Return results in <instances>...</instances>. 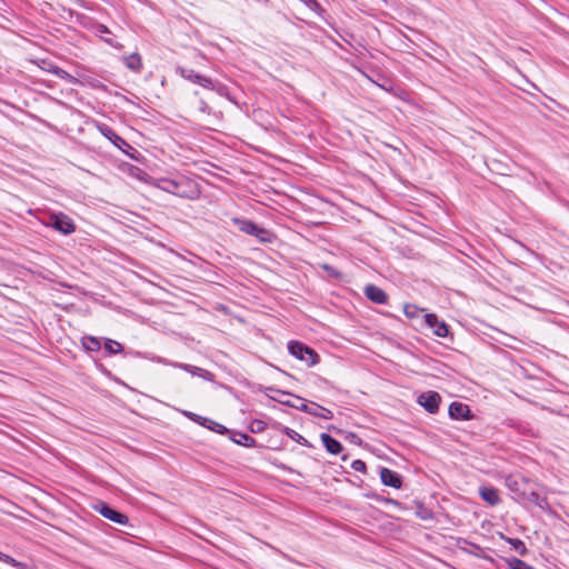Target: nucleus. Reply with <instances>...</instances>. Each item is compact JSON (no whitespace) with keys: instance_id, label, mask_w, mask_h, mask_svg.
<instances>
[{"instance_id":"f257e3e1","label":"nucleus","mask_w":569,"mask_h":569,"mask_svg":"<svg viewBox=\"0 0 569 569\" xmlns=\"http://www.w3.org/2000/svg\"><path fill=\"white\" fill-rule=\"evenodd\" d=\"M156 187L164 192L183 199L196 200L201 194V189L198 182L182 174H177L170 178H159L156 181Z\"/></svg>"},{"instance_id":"f03ea898","label":"nucleus","mask_w":569,"mask_h":569,"mask_svg":"<svg viewBox=\"0 0 569 569\" xmlns=\"http://www.w3.org/2000/svg\"><path fill=\"white\" fill-rule=\"evenodd\" d=\"M97 129L99 132L107 138L114 147L121 150L130 159L140 161L142 159L141 153L133 148L127 140L120 137L116 131L106 123H98Z\"/></svg>"},{"instance_id":"7ed1b4c3","label":"nucleus","mask_w":569,"mask_h":569,"mask_svg":"<svg viewBox=\"0 0 569 569\" xmlns=\"http://www.w3.org/2000/svg\"><path fill=\"white\" fill-rule=\"evenodd\" d=\"M282 405L298 409L302 412L309 413L315 417L322 418L325 420H331L333 412L316 402H308L301 397L295 396L293 400H279Z\"/></svg>"},{"instance_id":"20e7f679","label":"nucleus","mask_w":569,"mask_h":569,"mask_svg":"<svg viewBox=\"0 0 569 569\" xmlns=\"http://www.w3.org/2000/svg\"><path fill=\"white\" fill-rule=\"evenodd\" d=\"M505 485L510 492V497L521 505H523L525 492L529 487H538L536 481L519 473L507 476L505 478Z\"/></svg>"},{"instance_id":"39448f33","label":"nucleus","mask_w":569,"mask_h":569,"mask_svg":"<svg viewBox=\"0 0 569 569\" xmlns=\"http://www.w3.org/2000/svg\"><path fill=\"white\" fill-rule=\"evenodd\" d=\"M288 350L295 358L306 361L308 366H313L318 362V353L307 345L299 341H289Z\"/></svg>"},{"instance_id":"423d86ee","label":"nucleus","mask_w":569,"mask_h":569,"mask_svg":"<svg viewBox=\"0 0 569 569\" xmlns=\"http://www.w3.org/2000/svg\"><path fill=\"white\" fill-rule=\"evenodd\" d=\"M49 226L64 236L71 234L76 231L73 220L62 212L51 214Z\"/></svg>"},{"instance_id":"0eeeda50","label":"nucleus","mask_w":569,"mask_h":569,"mask_svg":"<svg viewBox=\"0 0 569 569\" xmlns=\"http://www.w3.org/2000/svg\"><path fill=\"white\" fill-rule=\"evenodd\" d=\"M94 510L99 512L103 518L118 525L126 526L129 523V518L127 515L113 509L107 502L99 501L94 506Z\"/></svg>"},{"instance_id":"6e6552de","label":"nucleus","mask_w":569,"mask_h":569,"mask_svg":"<svg viewBox=\"0 0 569 569\" xmlns=\"http://www.w3.org/2000/svg\"><path fill=\"white\" fill-rule=\"evenodd\" d=\"M441 397L436 391H426L418 397V403L429 413H437Z\"/></svg>"},{"instance_id":"1a4fd4ad","label":"nucleus","mask_w":569,"mask_h":569,"mask_svg":"<svg viewBox=\"0 0 569 569\" xmlns=\"http://www.w3.org/2000/svg\"><path fill=\"white\" fill-rule=\"evenodd\" d=\"M180 74L182 78L193 83H197L206 89H214V81L211 78L196 72L193 69L182 68L180 69Z\"/></svg>"},{"instance_id":"9d476101","label":"nucleus","mask_w":569,"mask_h":569,"mask_svg":"<svg viewBox=\"0 0 569 569\" xmlns=\"http://www.w3.org/2000/svg\"><path fill=\"white\" fill-rule=\"evenodd\" d=\"M426 325L432 329L433 333L440 338H446L449 333V327L440 320L435 313H427L425 316Z\"/></svg>"},{"instance_id":"9b49d317","label":"nucleus","mask_w":569,"mask_h":569,"mask_svg":"<svg viewBox=\"0 0 569 569\" xmlns=\"http://www.w3.org/2000/svg\"><path fill=\"white\" fill-rule=\"evenodd\" d=\"M479 496L489 506H497L501 502L500 492L497 488L490 485H482L478 489Z\"/></svg>"},{"instance_id":"f8f14e48","label":"nucleus","mask_w":569,"mask_h":569,"mask_svg":"<svg viewBox=\"0 0 569 569\" xmlns=\"http://www.w3.org/2000/svg\"><path fill=\"white\" fill-rule=\"evenodd\" d=\"M363 293L368 300L377 305H385L388 302V295L380 287L375 284H367Z\"/></svg>"},{"instance_id":"ddd939ff","label":"nucleus","mask_w":569,"mask_h":569,"mask_svg":"<svg viewBox=\"0 0 569 569\" xmlns=\"http://www.w3.org/2000/svg\"><path fill=\"white\" fill-rule=\"evenodd\" d=\"M527 502L535 503L542 510L549 509V502L546 496H541L537 487H529V489L525 492L523 505Z\"/></svg>"},{"instance_id":"4468645a","label":"nucleus","mask_w":569,"mask_h":569,"mask_svg":"<svg viewBox=\"0 0 569 569\" xmlns=\"http://www.w3.org/2000/svg\"><path fill=\"white\" fill-rule=\"evenodd\" d=\"M380 479L385 486L399 489L402 486V477L397 471H393L389 468H381L380 470Z\"/></svg>"},{"instance_id":"2eb2a0df","label":"nucleus","mask_w":569,"mask_h":569,"mask_svg":"<svg viewBox=\"0 0 569 569\" xmlns=\"http://www.w3.org/2000/svg\"><path fill=\"white\" fill-rule=\"evenodd\" d=\"M449 417L456 420H469L472 413L468 405L455 401L449 406Z\"/></svg>"},{"instance_id":"dca6fc26","label":"nucleus","mask_w":569,"mask_h":569,"mask_svg":"<svg viewBox=\"0 0 569 569\" xmlns=\"http://www.w3.org/2000/svg\"><path fill=\"white\" fill-rule=\"evenodd\" d=\"M173 368H179L192 376L201 377L204 380L210 381L213 378V375L210 371L202 369L200 367H197V366L189 365V363L180 362V363L173 365Z\"/></svg>"},{"instance_id":"f3484780","label":"nucleus","mask_w":569,"mask_h":569,"mask_svg":"<svg viewBox=\"0 0 569 569\" xmlns=\"http://www.w3.org/2000/svg\"><path fill=\"white\" fill-rule=\"evenodd\" d=\"M230 440L246 448H253L257 445L254 438L241 431L230 430Z\"/></svg>"},{"instance_id":"a211bd4d","label":"nucleus","mask_w":569,"mask_h":569,"mask_svg":"<svg viewBox=\"0 0 569 569\" xmlns=\"http://www.w3.org/2000/svg\"><path fill=\"white\" fill-rule=\"evenodd\" d=\"M320 439L326 450L331 455H339L343 449L341 442L328 433H321Z\"/></svg>"},{"instance_id":"6ab92c4d","label":"nucleus","mask_w":569,"mask_h":569,"mask_svg":"<svg viewBox=\"0 0 569 569\" xmlns=\"http://www.w3.org/2000/svg\"><path fill=\"white\" fill-rule=\"evenodd\" d=\"M124 66L133 71V72H140L142 70V59L141 56L137 52H133L129 56H124L123 58Z\"/></svg>"},{"instance_id":"aec40b11","label":"nucleus","mask_w":569,"mask_h":569,"mask_svg":"<svg viewBox=\"0 0 569 569\" xmlns=\"http://www.w3.org/2000/svg\"><path fill=\"white\" fill-rule=\"evenodd\" d=\"M281 431L287 437H289L291 440L296 441L297 443H299V445H301L303 447H307V448H311L312 447V445L309 442V440L306 439L303 436H301L296 430L284 426V427H282Z\"/></svg>"},{"instance_id":"412c9836","label":"nucleus","mask_w":569,"mask_h":569,"mask_svg":"<svg viewBox=\"0 0 569 569\" xmlns=\"http://www.w3.org/2000/svg\"><path fill=\"white\" fill-rule=\"evenodd\" d=\"M256 238L261 243H273L277 239V236L271 230L263 227H259Z\"/></svg>"},{"instance_id":"4be33fe9","label":"nucleus","mask_w":569,"mask_h":569,"mask_svg":"<svg viewBox=\"0 0 569 569\" xmlns=\"http://www.w3.org/2000/svg\"><path fill=\"white\" fill-rule=\"evenodd\" d=\"M43 63V66L41 67L42 69H46L48 70L49 72L58 76L60 79H71L72 77L70 76L69 72H67L66 70L59 68L58 66H54L50 62H47L44 60L41 61Z\"/></svg>"},{"instance_id":"5701e85b","label":"nucleus","mask_w":569,"mask_h":569,"mask_svg":"<svg viewBox=\"0 0 569 569\" xmlns=\"http://www.w3.org/2000/svg\"><path fill=\"white\" fill-rule=\"evenodd\" d=\"M82 347L88 351H98L101 348L100 341L93 336H86L81 340Z\"/></svg>"},{"instance_id":"b1692460","label":"nucleus","mask_w":569,"mask_h":569,"mask_svg":"<svg viewBox=\"0 0 569 569\" xmlns=\"http://www.w3.org/2000/svg\"><path fill=\"white\" fill-rule=\"evenodd\" d=\"M233 226H236L241 232L248 234L250 232V227L253 221L244 218L233 217L231 219Z\"/></svg>"},{"instance_id":"393cba45","label":"nucleus","mask_w":569,"mask_h":569,"mask_svg":"<svg viewBox=\"0 0 569 569\" xmlns=\"http://www.w3.org/2000/svg\"><path fill=\"white\" fill-rule=\"evenodd\" d=\"M203 427L219 435H226L230 432V430L227 427L209 418H207V422L204 423Z\"/></svg>"},{"instance_id":"a878e982","label":"nucleus","mask_w":569,"mask_h":569,"mask_svg":"<svg viewBox=\"0 0 569 569\" xmlns=\"http://www.w3.org/2000/svg\"><path fill=\"white\" fill-rule=\"evenodd\" d=\"M506 541L517 551L520 556H525L528 549L525 542L518 538H506Z\"/></svg>"},{"instance_id":"bb28decb","label":"nucleus","mask_w":569,"mask_h":569,"mask_svg":"<svg viewBox=\"0 0 569 569\" xmlns=\"http://www.w3.org/2000/svg\"><path fill=\"white\" fill-rule=\"evenodd\" d=\"M104 350L109 355H117V353L122 352L123 347H122V345L120 342H118L116 340L106 339V341H104Z\"/></svg>"},{"instance_id":"cd10ccee","label":"nucleus","mask_w":569,"mask_h":569,"mask_svg":"<svg viewBox=\"0 0 569 569\" xmlns=\"http://www.w3.org/2000/svg\"><path fill=\"white\" fill-rule=\"evenodd\" d=\"M506 561L509 569H535L532 566L516 557L508 558Z\"/></svg>"},{"instance_id":"c85d7f7f","label":"nucleus","mask_w":569,"mask_h":569,"mask_svg":"<svg viewBox=\"0 0 569 569\" xmlns=\"http://www.w3.org/2000/svg\"><path fill=\"white\" fill-rule=\"evenodd\" d=\"M1 560H2V563L9 565L11 567V569H28L27 562L18 561V560L13 559L12 557L7 556L4 553H2Z\"/></svg>"},{"instance_id":"c756f323","label":"nucleus","mask_w":569,"mask_h":569,"mask_svg":"<svg viewBox=\"0 0 569 569\" xmlns=\"http://www.w3.org/2000/svg\"><path fill=\"white\" fill-rule=\"evenodd\" d=\"M320 267L323 271H326L328 277L336 279V280H339L342 278V273L337 268H335L328 263H322V264H320Z\"/></svg>"},{"instance_id":"7c9ffc66","label":"nucleus","mask_w":569,"mask_h":569,"mask_svg":"<svg viewBox=\"0 0 569 569\" xmlns=\"http://www.w3.org/2000/svg\"><path fill=\"white\" fill-rule=\"evenodd\" d=\"M181 412H182V415H183L184 417H187V418H188V419H190L191 421H193V422H196V423H198V425H200V426H202V427H203V426H204V423L207 422V418H206V417H202V416L197 415V413H194V412H191V411H188V410H182Z\"/></svg>"},{"instance_id":"2f4dec72","label":"nucleus","mask_w":569,"mask_h":569,"mask_svg":"<svg viewBox=\"0 0 569 569\" xmlns=\"http://www.w3.org/2000/svg\"><path fill=\"white\" fill-rule=\"evenodd\" d=\"M301 2H303L310 10L315 11V12H322L323 9L322 7L320 6V3L317 1V0H300Z\"/></svg>"},{"instance_id":"473e14b6","label":"nucleus","mask_w":569,"mask_h":569,"mask_svg":"<svg viewBox=\"0 0 569 569\" xmlns=\"http://www.w3.org/2000/svg\"><path fill=\"white\" fill-rule=\"evenodd\" d=\"M351 468L357 471V472H362L365 473L367 471V466H366V462L360 460V459H356L351 462Z\"/></svg>"},{"instance_id":"72a5a7b5","label":"nucleus","mask_w":569,"mask_h":569,"mask_svg":"<svg viewBox=\"0 0 569 569\" xmlns=\"http://www.w3.org/2000/svg\"><path fill=\"white\" fill-rule=\"evenodd\" d=\"M212 90L216 91L218 94L230 99L227 86H224L220 82H214V89H212Z\"/></svg>"},{"instance_id":"f704fd0d","label":"nucleus","mask_w":569,"mask_h":569,"mask_svg":"<svg viewBox=\"0 0 569 569\" xmlns=\"http://www.w3.org/2000/svg\"><path fill=\"white\" fill-rule=\"evenodd\" d=\"M266 429V422L261 420H253L251 423V431L260 432Z\"/></svg>"},{"instance_id":"c9c22d12","label":"nucleus","mask_w":569,"mask_h":569,"mask_svg":"<svg viewBox=\"0 0 569 569\" xmlns=\"http://www.w3.org/2000/svg\"><path fill=\"white\" fill-rule=\"evenodd\" d=\"M158 362L162 363V365H167V366H171L173 367V365H177L178 362H174V361H170L166 358H158Z\"/></svg>"},{"instance_id":"e433bc0d","label":"nucleus","mask_w":569,"mask_h":569,"mask_svg":"<svg viewBox=\"0 0 569 569\" xmlns=\"http://www.w3.org/2000/svg\"><path fill=\"white\" fill-rule=\"evenodd\" d=\"M97 30H98V32H100V33H109V32H110V31H109V29H108V27H107V26H104V24H99V26L97 27Z\"/></svg>"},{"instance_id":"4c0bfd02","label":"nucleus","mask_w":569,"mask_h":569,"mask_svg":"<svg viewBox=\"0 0 569 569\" xmlns=\"http://www.w3.org/2000/svg\"><path fill=\"white\" fill-rule=\"evenodd\" d=\"M258 228L259 226L253 222L252 226L250 227V232L248 234L256 237Z\"/></svg>"},{"instance_id":"58836bf2","label":"nucleus","mask_w":569,"mask_h":569,"mask_svg":"<svg viewBox=\"0 0 569 569\" xmlns=\"http://www.w3.org/2000/svg\"><path fill=\"white\" fill-rule=\"evenodd\" d=\"M6 426V423L2 421V427ZM1 435H2V438L3 437H7V438H10V439H13V437L2 428V431H1Z\"/></svg>"},{"instance_id":"ea45409f","label":"nucleus","mask_w":569,"mask_h":569,"mask_svg":"<svg viewBox=\"0 0 569 569\" xmlns=\"http://www.w3.org/2000/svg\"><path fill=\"white\" fill-rule=\"evenodd\" d=\"M410 308H411V306H406L405 312L408 317H415V313L412 311H409Z\"/></svg>"},{"instance_id":"a19ab883","label":"nucleus","mask_w":569,"mask_h":569,"mask_svg":"<svg viewBox=\"0 0 569 569\" xmlns=\"http://www.w3.org/2000/svg\"><path fill=\"white\" fill-rule=\"evenodd\" d=\"M106 42L114 48H119L120 46L118 43H114L111 39H106Z\"/></svg>"},{"instance_id":"79ce46f5","label":"nucleus","mask_w":569,"mask_h":569,"mask_svg":"<svg viewBox=\"0 0 569 569\" xmlns=\"http://www.w3.org/2000/svg\"><path fill=\"white\" fill-rule=\"evenodd\" d=\"M201 111L209 112V107L202 101Z\"/></svg>"},{"instance_id":"37998d69","label":"nucleus","mask_w":569,"mask_h":569,"mask_svg":"<svg viewBox=\"0 0 569 569\" xmlns=\"http://www.w3.org/2000/svg\"><path fill=\"white\" fill-rule=\"evenodd\" d=\"M343 41L348 42L349 43V40L347 39V37L342 36V34H339Z\"/></svg>"},{"instance_id":"c03bdc74","label":"nucleus","mask_w":569,"mask_h":569,"mask_svg":"<svg viewBox=\"0 0 569 569\" xmlns=\"http://www.w3.org/2000/svg\"><path fill=\"white\" fill-rule=\"evenodd\" d=\"M356 437V433H351V440H355Z\"/></svg>"},{"instance_id":"a18cd8bd","label":"nucleus","mask_w":569,"mask_h":569,"mask_svg":"<svg viewBox=\"0 0 569 569\" xmlns=\"http://www.w3.org/2000/svg\"><path fill=\"white\" fill-rule=\"evenodd\" d=\"M356 437V433H351V440H355Z\"/></svg>"}]
</instances>
